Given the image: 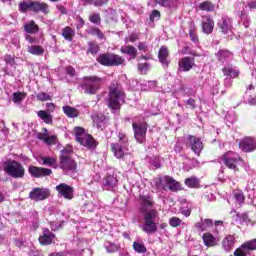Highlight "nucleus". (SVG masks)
Segmentation results:
<instances>
[{
	"label": "nucleus",
	"instance_id": "obj_1",
	"mask_svg": "<svg viewBox=\"0 0 256 256\" xmlns=\"http://www.w3.org/2000/svg\"><path fill=\"white\" fill-rule=\"evenodd\" d=\"M123 103H125V92H123V87L117 82H112L109 88L108 107L115 113V111L121 109Z\"/></svg>",
	"mask_w": 256,
	"mask_h": 256
},
{
	"label": "nucleus",
	"instance_id": "obj_2",
	"mask_svg": "<svg viewBox=\"0 0 256 256\" xmlns=\"http://www.w3.org/2000/svg\"><path fill=\"white\" fill-rule=\"evenodd\" d=\"M18 7L20 13H27V11H32V13H43V15H49L50 12L49 4L36 0L20 2Z\"/></svg>",
	"mask_w": 256,
	"mask_h": 256
},
{
	"label": "nucleus",
	"instance_id": "obj_3",
	"mask_svg": "<svg viewBox=\"0 0 256 256\" xmlns=\"http://www.w3.org/2000/svg\"><path fill=\"white\" fill-rule=\"evenodd\" d=\"M220 163H223L227 169H231L234 173L239 172V165L245 164L243 158L239 156V153L228 151L219 158Z\"/></svg>",
	"mask_w": 256,
	"mask_h": 256
},
{
	"label": "nucleus",
	"instance_id": "obj_4",
	"mask_svg": "<svg viewBox=\"0 0 256 256\" xmlns=\"http://www.w3.org/2000/svg\"><path fill=\"white\" fill-rule=\"evenodd\" d=\"M103 78L97 76H85L79 87L84 91L85 95H95L98 89H101Z\"/></svg>",
	"mask_w": 256,
	"mask_h": 256
},
{
	"label": "nucleus",
	"instance_id": "obj_5",
	"mask_svg": "<svg viewBox=\"0 0 256 256\" xmlns=\"http://www.w3.org/2000/svg\"><path fill=\"white\" fill-rule=\"evenodd\" d=\"M111 149L116 159H123L129 151V138L126 133H118V142L111 144Z\"/></svg>",
	"mask_w": 256,
	"mask_h": 256
},
{
	"label": "nucleus",
	"instance_id": "obj_6",
	"mask_svg": "<svg viewBox=\"0 0 256 256\" xmlns=\"http://www.w3.org/2000/svg\"><path fill=\"white\" fill-rule=\"evenodd\" d=\"M4 172L12 179H23L25 177V166L16 160L4 162Z\"/></svg>",
	"mask_w": 256,
	"mask_h": 256
},
{
	"label": "nucleus",
	"instance_id": "obj_7",
	"mask_svg": "<svg viewBox=\"0 0 256 256\" xmlns=\"http://www.w3.org/2000/svg\"><path fill=\"white\" fill-rule=\"evenodd\" d=\"M138 203L141 215H147V213L152 212L159 213V211H157V208H155V198L149 193L140 194L138 198Z\"/></svg>",
	"mask_w": 256,
	"mask_h": 256
},
{
	"label": "nucleus",
	"instance_id": "obj_8",
	"mask_svg": "<svg viewBox=\"0 0 256 256\" xmlns=\"http://www.w3.org/2000/svg\"><path fill=\"white\" fill-rule=\"evenodd\" d=\"M143 215V223L140 225V229L147 233V235H153V233H157V223L155 219L159 217V212H148Z\"/></svg>",
	"mask_w": 256,
	"mask_h": 256
},
{
	"label": "nucleus",
	"instance_id": "obj_9",
	"mask_svg": "<svg viewBox=\"0 0 256 256\" xmlns=\"http://www.w3.org/2000/svg\"><path fill=\"white\" fill-rule=\"evenodd\" d=\"M96 61L104 67H119V65L125 63L123 57L113 53L100 54Z\"/></svg>",
	"mask_w": 256,
	"mask_h": 256
},
{
	"label": "nucleus",
	"instance_id": "obj_10",
	"mask_svg": "<svg viewBox=\"0 0 256 256\" xmlns=\"http://www.w3.org/2000/svg\"><path fill=\"white\" fill-rule=\"evenodd\" d=\"M75 137L76 141L80 143V145H83L88 149H95V147H97V143H95V139H93V136L85 133V129H83L82 127L75 128Z\"/></svg>",
	"mask_w": 256,
	"mask_h": 256
},
{
	"label": "nucleus",
	"instance_id": "obj_11",
	"mask_svg": "<svg viewBox=\"0 0 256 256\" xmlns=\"http://www.w3.org/2000/svg\"><path fill=\"white\" fill-rule=\"evenodd\" d=\"M132 129L137 143H145V139H147V122L135 119L132 122Z\"/></svg>",
	"mask_w": 256,
	"mask_h": 256
},
{
	"label": "nucleus",
	"instance_id": "obj_12",
	"mask_svg": "<svg viewBox=\"0 0 256 256\" xmlns=\"http://www.w3.org/2000/svg\"><path fill=\"white\" fill-rule=\"evenodd\" d=\"M60 169L64 171L66 175H71L75 177L77 174V162L71 158V156H60Z\"/></svg>",
	"mask_w": 256,
	"mask_h": 256
},
{
	"label": "nucleus",
	"instance_id": "obj_13",
	"mask_svg": "<svg viewBox=\"0 0 256 256\" xmlns=\"http://www.w3.org/2000/svg\"><path fill=\"white\" fill-rule=\"evenodd\" d=\"M186 147L191 149L197 157L201 155V151H203V142L201 141V138H198L193 135H188L187 136V141H186Z\"/></svg>",
	"mask_w": 256,
	"mask_h": 256
},
{
	"label": "nucleus",
	"instance_id": "obj_14",
	"mask_svg": "<svg viewBox=\"0 0 256 256\" xmlns=\"http://www.w3.org/2000/svg\"><path fill=\"white\" fill-rule=\"evenodd\" d=\"M119 185V179H117V174L108 173L104 176L102 180V189L104 191H115Z\"/></svg>",
	"mask_w": 256,
	"mask_h": 256
},
{
	"label": "nucleus",
	"instance_id": "obj_15",
	"mask_svg": "<svg viewBox=\"0 0 256 256\" xmlns=\"http://www.w3.org/2000/svg\"><path fill=\"white\" fill-rule=\"evenodd\" d=\"M51 197V192L47 188H33L29 193V199L31 201H45Z\"/></svg>",
	"mask_w": 256,
	"mask_h": 256
},
{
	"label": "nucleus",
	"instance_id": "obj_16",
	"mask_svg": "<svg viewBox=\"0 0 256 256\" xmlns=\"http://www.w3.org/2000/svg\"><path fill=\"white\" fill-rule=\"evenodd\" d=\"M217 27L220 33L229 35V33H233V19L228 16H222L221 19L217 21Z\"/></svg>",
	"mask_w": 256,
	"mask_h": 256
},
{
	"label": "nucleus",
	"instance_id": "obj_17",
	"mask_svg": "<svg viewBox=\"0 0 256 256\" xmlns=\"http://www.w3.org/2000/svg\"><path fill=\"white\" fill-rule=\"evenodd\" d=\"M28 173L31 175V177H35L36 179H39L41 177H49L50 175H53V170L49 168L30 165L28 167Z\"/></svg>",
	"mask_w": 256,
	"mask_h": 256
},
{
	"label": "nucleus",
	"instance_id": "obj_18",
	"mask_svg": "<svg viewBox=\"0 0 256 256\" xmlns=\"http://www.w3.org/2000/svg\"><path fill=\"white\" fill-rule=\"evenodd\" d=\"M255 250H256V238L245 242L240 246V248H237L234 251V256H247L249 255V251H255Z\"/></svg>",
	"mask_w": 256,
	"mask_h": 256
},
{
	"label": "nucleus",
	"instance_id": "obj_19",
	"mask_svg": "<svg viewBox=\"0 0 256 256\" xmlns=\"http://www.w3.org/2000/svg\"><path fill=\"white\" fill-rule=\"evenodd\" d=\"M56 191L58 192L59 195L64 197V199H68V201H71V199H73L74 193H75V190L73 189V187L65 183H61L57 185Z\"/></svg>",
	"mask_w": 256,
	"mask_h": 256
},
{
	"label": "nucleus",
	"instance_id": "obj_20",
	"mask_svg": "<svg viewBox=\"0 0 256 256\" xmlns=\"http://www.w3.org/2000/svg\"><path fill=\"white\" fill-rule=\"evenodd\" d=\"M239 148L244 153H251V152L255 151V149H256V141H255V139H253L251 137L243 138L239 142Z\"/></svg>",
	"mask_w": 256,
	"mask_h": 256
},
{
	"label": "nucleus",
	"instance_id": "obj_21",
	"mask_svg": "<svg viewBox=\"0 0 256 256\" xmlns=\"http://www.w3.org/2000/svg\"><path fill=\"white\" fill-rule=\"evenodd\" d=\"M201 27L202 33H205V35H211L213 33V29H215V21H213L211 16H203Z\"/></svg>",
	"mask_w": 256,
	"mask_h": 256
},
{
	"label": "nucleus",
	"instance_id": "obj_22",
	"mask_svg": "<svg viewBox=\"0 0 256 256\" xmlns=\"http://www.w3.org/2000/svg\"><path fill=\"white\" fill-rule=\"evenodd\" d=\"M193 65H195V60L191 57H184L178 62V71L187 72L193 69Z\"/></svg>",
	"mask_w": 256,
	"mask_h": 256
},
{
	"label": "nucleus",
	"instance_id": "obj_23",
	"mask_svg": "<svg viewBox=\"0 0 256 256\" xmlns=\"http://www.w3.org/2000/svg\"><path fill=\"white\" fill-rule=\"evenodd\" d=\"M55 239V234L48 228H43L42 234L39 237V243L41 245H51Z\"/></svg>",
	"mask_w": 256,
	"mask_h": 256
},
{
	"label": "nucleus",
	"instance_id": "obj_24",
	"mask_svg": "<svg viewBox=\"0 0 256 256\" xmlns=\"http://www.w3.org/2000/svg\"><path fill=\"white\" fill-rule=\"evenodd\" d=\"M216 57L220 63L223 65L229 64L230 61H233V54L227 49H221L216 53Z\"/></svg>",
	"mask_w": 256,
	"mask_h": 256
},
{
	"label": "nucleus",
	"instance_id": "obj_25",
	"mask_svg": "<svg viewBox=\"0 0 256 256\" xmlns=\"http://www.w3.org/2000/svg\"><path fill=\"white\" fill-rule=\"evenodd\" d=\"M158 59L164 69L169 67V50L166 46H161L158 52Z\"/></svg>",
	"mask_w": 256,
	"mask_h": 256
},
{
	"label": "nucleus",
	"instance_id": "obj_26",
	"mask_svg": "<svg viewBox=\"0 0 256 256\" xmlns=\"http://www.w3.org/2000/svg\"><path fill=\"white\" fill-rule=\"evenodd\" d=\"M156 5L164 7L165 9H177L181 0H155Z\"/></svg>",
	"mask_w": 256,
	"mask_h": 256
},
{
	"label": "nucleus",
	"instance_id": "obj_27",
	"mask_svg": "<svg viewBox=\"0 0 256 256\" xmlns=\"http://www.w3.org/2000/svg\"><path fill=\"white\" fill-rule=\"evenodd\" d=\"M202 239H203L204 245H206V247H215V245H217V243H219V239H217L211 233H204Z\"/></svg>",
	"mask_w": 256,
	"mask_h": 256
},
{
	"label": "nucleus",
	"instance_id": "obj_28",
	"mask_svg": "<svg viewBox=\"0 0 256 256\" xmlns=\"http://www.w3.org/2000/svg\"><path fill=\"white\" fill-rule=\"evenodd\" d=\"M184 183L190 189H199L201 187V180L197 176L186 178Z\"/></svg>",
	"mask_w": 256,
	"mask_h": 256
},
{
	"label": "nucleus",
	"instance_id": "obj_29",
	"mask_svg": "<svg viewBox=\"0 0 256 256\" xmlns=\"http://www.w3.org/2000/svg\"><path fill=\"white\" fill-rule=\"evenodd\" d=\"M120 52L123 53L124 55H129L131 59H135L137 57V48H135V46H131V45L121 46Z\"/></svg>",
	"mask_w": 256,
	"mask_h": 256
},
{
	"label": "nucleus",
	"instance_id": "obj_30",
	"mask_svg": "<svg viewBox=\"0 0 256 256\" xmlns=\"http://www.w3.org/2000/svg\"><path fill=\"white\" fill-rule=\"evenodd\" d=\"M37 115L39 119H41L42 121H44V123H46V125H53V114L45 110H39L37 111Z\"/></svg>",
	"mask_w": 256,
	"mask_h": 256
},
{
	"label": "nucleus",
	"instance_id": "obj_31",
	"mask_svg": "<svg viewBox=\"0 0 256 256\" xmlns=\"http://www.w3.org/2000/svg\"><path fill=\"white\" fill-rule=\"evenodd\" d=\"M222 247L225 251H231L235 247V236L227 235L222 242Z\"/></svg>",
	"mask_w": 256,
	"mask_h": 256
},
{
	"label": "nucleus",
	"instance_id": "obj_32",
	"mask_svg": "<svg viewBox=\"0 0 256 256\" xmlns=\"http://www.w3.org/2000/svg\"><path fill=\"white\" fill-rule=\"evenodd\" d=\"M222 72L226 77L230 79H235V77H239V70L233 66H226L222 68Z\"/></svg>",
	"mask_w": 256,
	"mask_h": 256
},
{
	"label": "nucleus",
	"instance_id": "obj_33",
	"mask_svg": "<svg viewBox=\"0 0 256 256\" xmlns=\"http://www.w3.org/2000/svg\"><path fill=\"white\" fill-rule=\"evenodd\" d=\"M189 35H190L191 41L195 45H199V36H197L195 22H193V21L190 22V24H189Z\"/></svg>",
	"mask_w": 256,
	"mask_h": 256
},
{
	"label": "nucleus",
	"instance_id": "obj_34",
	"mask_svg": "<svg viewBox=\"0 0 256 256\" xmlns=\"http://www.w3.org/2000/svg\"><path fill=\"white\" fill-rule=\"evenodd\" d=\"M62 37L66 41H73V38L75 37V30L73 28L66 26L62 29Z\"/></svg>",
	"mask_w": 256,
	"mask_h": 256
},
{
	"label": "nucleus",
	"instance_id": "obj_35",
	"mask_svg": "<svg viewBox=\"0 0 256 256\" xmlns=\"http://www.w3.org/2000/svg\"><path fill=\"white\" fill-rule=\"evenodd\" d=\"M195 167H199V160L193 158L183 163V171H191V169H195Z\"/></svg>",
	"mask_w": 256,
	"mask_h": 256
},
{
	"label": "nucleus",
	"instance_id": "obj_36",
	"mask_svg": "<svg viewBox=\"0 0 256 256\" xmlns=\"http://www.w3.org/2000/svg\"><path fill=\"white\" fill-rule=\"evenodd\" d=\"M25 97H27V93L25 92H14L12 94V101L15 105H21L25 101Z\"/></svg>",
	"mask_w": 256,
	"mask_h": 256
},
{
	"label": "nucleus",
	"instance_id": "obj_37",
	"mask_svg": "<svg viewBox=\"0 0 256 256\" xmlns=\"http://www.w3.org/2000/svg\"><path fill=\"white\" fill-rule=\"evenodd\" d=\"M63 111L67 117H70L71 119L75 117H79V111L71 106H63Z\"/></svg>",
	"mask_w": 256,
	"mask_h": 256
},
{
	"label": "nucleus",
	"instance_id": "obj_38",
	"mask_svg": "<svg viewBox=\"0 0 256 256\" xmlns=\"http://www.w3.org/2000/svg\"><path fill=\"white\" fill-rule=\"evenodd\" d=\"M165 181L170 189V191H179V182H177L173 177L166 176Z\"/></svg>",
	"mask_w": 256,
	"mask_h": 256
},
{
	"label": "nucleus",
	"instance_id": "obj_39",
	"mask_svg": "<svg viewBox=\"0 0 256 256\" xmlns=\"http://www.w3.org/2000/svg\"><path fill=\"white\" fill-rule=\"evenodd\" d=\"M38 162L40 165H45L46 167H53L57 163V159L53 157H40Z\"/></svg>",
	"mask_w": 256,
	"mask_h": 256
},
{
	"label": "nucleus",
	"instance_id": "obj_40",
	"mask_svg": "<svg viewBox=\"0 0 256 256\" xmlns=\"http://www.w3.org/2000/svg\"><path fill=\"white\" fill-rule=\"evenodd\" d=\"M26 33L35 34L39 32V26L35 24V21H30L24 25Z\"/></svg>",
	"mask_w": 256,
	"mask_h": 256
},
{
	"label": "nucleus",
	"instance_id": "obj_41",
	"mask_svg": "<svg viewBox=\"0 0 256 256\" xmlns=\"http://www.w3.org/2000/svg\"><path fill=\"white\" fill-rule=\"evenodd\" d=\"M241 22L240 24L245 27V29H249V26L251 25V17L249 14H247L245 11H242L240 14Z\"/></svg>",
	"mask_w": 256,
	"mask_h": 256
},
{
	"label": "nucleus",
	"instance_id": "obj_42",
	"mask_svg": "<svg viewBox=\"0 0 256 256\" xmlns=\"http://www.w3.org/2000/svg\"><path fill=\"white\" fill-rule=\"evenodd\" d=\"M86 33H88V35H93L96 36L98 39H104L105 35L103 34V32H101V30L97 27H89L86 30Z\"/></svg>",
	"mask_w": 256,
	"mask_h": 256
},
{
	"label": "nucleus",
	"instance_id": "obj_43",
	"mask_svg": "<svg viewBox=\"0 0 256 256\" xmlns=\"http://www.w3.org/2000/svg\"><path fill=\"white\" fill-rule=\"evenodd\" d=\"M94 123L96 124V127L98 129H103L105 128V116L103 114H98L94 117Z\"/></svg>",
	"mask_w": 256,
	"mask_h": 256
},
{
	"label": "nucleus",
	"instance_id": "obj_44",
	"mask_svg": "<svg viewBox=\"0 0 256 256\" xmlns=\"http://www.w3.org/2000/svg\"><path fill=\"white\" fill-rule=\"evenodd\" d=\"M28 53H31V55L39 56L45 53V49L39 45L28 46Z\"/></svg>",
	"mask_w": 256,
	"mask_h": 256
},
{
	"label": "nucleus",
	"instance_id": "obj_45",
	"mask_svg": "<svg viewBox=\"0 0 256 256\" xmlns=\"http://www.w3.org/2000/svg\"><path fill=\"white\" fill-rule=\"evenodd\" d=\"M140 87L142 91H151V89H155L157 87V83L155 81H142L140 83Z\"/></svg>",
	"mask_w": 256,
	"mask_h": 256
},
{
	"label": "nucleus",
	"instance_id": "obj_46",
	"mask_svg": "<svg viewBox=\"0 0 256 256\" xmlns=\"http://www.w3.org/2000/svg\"><path fill=\"white\" fill-rule=\"evenodd\" d=\"M104 247L107 253H117V251H119V245L110 241H106Z\"/></svg>",
	"mask_w": 256,
	"mask_h": 256
},
{
	"label": "nucleus",
	"instance_id": "obj_47",
	"mask_svg": "<svg viewBox=\"0 0 256 256\" xmlns=\"http://www.w3.org/2000/svg\"><path fill=\"white\" fill-rule=\"evenodd\" d=\"M133 249L136 253H147V247H145L143 242L134 241Z\"/></svg>",
	"mask_w": 256,
	"mask_h": 256
},
{
	"label": "nucleus",
	"instance_id": "obj_48",
	"mask_svg": "<svg viewBox=\"0 0 256 256\" xmlns=\"http://www.w3.org/2000/svg\"><path fill=\"white\" fill-rule=\"evenodd\" d=\"M233 197H234L236 203H239V205L245 203V194H243V191L234 190Z\"/></svg>",
	"mask_w": 256,
	"mask_h": 256
},
{
	"label": "nucleus",
	"instance_id": "obj_49",
	"mask_svg": "<svg viewBox=\"0 0 256 256\" xmlns=\"http://www.w3.org/2000/svg\"><path fill=\"white\" fill-rule=\"evenodd\" d=\"M149 163L152 169H161V157L159 156H152L150 157Z\"/></svg>",
	"mask_w": 256,
	"mask_h": 256
},
{
	"label": "nucleus",
	"instance_id": "obj_50",
	"mask_svg": "<svg viewBox=\"0 0 256 256\" xmlns=\"http://www.w3.org/2000/svg\"><path fill=\"white\" fill-rule=\"evenodd\" d=\"M199 7L201 11H208V12L215 11V5L209 1L200 3Z\"/></svg>",
	"mask_w": 256,
	"mask_h": 256
},
{
	"label": "nucleus",
	"instance_id": "obj_51",
	"mask_svg": "<svg viewBox=\"0 0 256 256\" xmlns=\"http://www.w3.org/2000/svg\"><path fill=\"white\" fill-rule=\"evenodd\" d=\"M87 53H90V55H97V53H99V45L95 42H89Z\"/></svg>",
	"mask_w": 256,
	"mask_h": 256
},
{
	"label": "nucleus",
	"instance_id": "obj_52",
	"mask_svg": "<svg viewBox=\"0 0 256 256\" xmlns=\"http://www.w3.org/2000/svg\"><path fill=\"white\" fill-rule=\"evenodd\" d=\"M225 119H226V123L229 127L230 125H233V123H235L237 121V114L235 112H230L227 114Z\"/></svg>",
	"mask_w": 256,
	"mask_h": 256
},
{
	"label": "nucleus",
	"instance_id": "obj_53",
	"mask_svg": "<svg viewBox=\"0 0 256 256\" xmlns=\"http://www.w3.org/2000/svg\"><path fill=\"white\" fill-rule=\"evenodd\" d=\"M81 210L84 213H92V211H95V204L92 202H87L81 207Z\"/></svg>",
	"mask_w": 256,
	"mask_h": 256
},
{
	"label": "nucleus",
	"instance_id": "obj_54",
	"mask_svg": "<svg viewBox=\"0 0 256 256\" xmlns=\"http://www.w3.org/2000/svg\"><path fill=\"white\" fill-rule=\"evenodd\" d=\"M149 19L152 23L155 21H159V19H161V12H159V10H152L149 15Z\"/></svg>",
	"mask_w": 256,
	"mask_h": 256
},
{
	"label": "nucleus",
	"instance_id": "obj_55",
	"mask_svg": "<svg viewBox=\"0 0 256 256\" xmlns=\"http://www.w3.org/2000/svg\"><path fill=\"white\" fill-rule=\"evenodd\" d=\"M89 21L95 25H101V15L97 13L92 14L89 16Z\"/></svg>",
	"mask_w": 256,
	"mask_h": 256
},
{
	"label": "nucleus",
	"instance_id": "obj_56",
	"mask_svg": "<svg viewBox=\"0 0 256 256\" xmlns=\"http://www.w3.org/2000/svg\"><path fill=\"white\" fill-rule=\"evenodd\" d=\"M244 101H246L248 105H256V97L251 94H245Z\"/></svg>",
	"mask_w": 256,
	"mask_h": 256
},
{
	"label": "nucleus",
	"instance_id": "obj_57",
	"mask_svg": "<svg viewBox=\"0 0 256 256\" xmlns=\"http://www.w3.org/2000/svg\"><path fill=\"white\" fill-rule=\"evenodd\" d=\"M36 99L38 101H51V95H49L45 92H41V93L36 95Z\"/></svg>",
	"mask_w": 256,
	"mask_h": 256
},
{
	"label": "nucleus",
	"instance_id": "obj_58",
	"mask_svg": "<svg viewBox=\"0 0 256 256\" xmlns=\"http://www.w3.org/2000/svg\"><path fill=\"white\" fill-rule=\"evenodd\" d=\"M139 39V34L137 33H132L128 37L124 39L125 43H135Z\"/></svg>",
	"mask_w": 256,
	"mask_h": 256
},
{
	"label": "nucleus",
	"instance_id": "obj_59",
	"mask_svg": "<svg viewBox=\"0 0 256 256\" xmlns=\"http://www.w3.org/2000/svg\"><path fill=\"white\" fill-rule=\"evenodd\" d=\"M169 225L170 227H179V225H181V219L178 217H171L169 219Z\"/></svg>",
	"mask_w": 256,
	"mask_h": 256
},
{
	"label": "nucleus",
	"instance_id": "obj_60",
	"mask_svg": "<svg viewBox=\"0 0 256 256\" xmlns=\"http://www.w3.org/2000/svg\"><path fill=\"white\" fill-rule=\"evenodd\" d=\"M4 61H5L6 65H10V67L15 66V58L11 55H5Z\"/></svg>",
	"mask_w": 256,
	"mask_h": 256
},
{
	"label": "nucleus",
	"instance_id": "obj_61",
	"mask_svg": "<svg viewBox=\"0 0 256 256\" xmlns=\"http://www.w3.org/2000/svg\"><path fill=\"white\" fill-rule=\"evenodd\" d=\"M56 105L54 104V103H52V102H47L46 103V110H44V111H46V113H55V109H56Z\"/></svg>",
	"mask_w": 256,
	"mask_h": 256
},
{
	"label": "nucleus",
	"instance_id": "obj_62",
	"mask_svg": "<svg viewBox=\"0 0 256 256\" xmlns=\"http://www.w3.org/2000/svg\"><path fill=\"white\" fill-rule=\"evenodd\" d=\"M65 71L66 75H69V77H75L77 75V71L73 68V66H66Z\"/></svg>",
	"mask_w": 256,
	"mask_h": 256
},
{
	"label": "nucleus",
	"instance_id": "obj_63",
	"mask_svg": "<svg viewBox=\"0 0 256 256\" xmlns=\"http://www.w3.org/2000/svg\"><path fill=\"white\" fill-rule=\"evenodd\" d=\"M138 69L141 73H147V71H149V63L138 64Z\"/></svg>",
	"mask_w": 256,
	"mask_h": 256
},
{
	"label": "nucleus",
	"instance_id": "obj_64",
	"mask_svg": "<svg viewBox=\"0 0 256 256\" xmlns=\"http://www.w3.org/2000/svg\"><path fill=\"white\" fill-rule=\"evenodd\" d=\"M246 7H248V9H250V11H255V9H256V0H248L246 2Z\"/></svg>",
	"mask_w": 256,
	"mask_h": 256
}]
</instances>
